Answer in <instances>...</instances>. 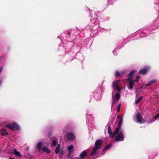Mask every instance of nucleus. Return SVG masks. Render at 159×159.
I'll return each instance as SVG.
<instances>
[{"label": "nucleus", "mask_w": 159, "mask_h": 159, "mask_svg": "<svg viewBox=\"0 0 159 159\" xmlns=\"http://www.w3.org/2000/svg\"><path fill=\"white\" fill-rule=\"evenodd\" d=\"M117 135L115 138V141L116 142L122 141L124 140V134L123 130L121 129L116 132L115 130V136Z\"/></svg>", "instance_id": "nucleus-1"}, {"label": "nucleus", "mask_w": 159, "mask_h": 159, "mask_svg": "<svg viewBox=\"0 0 159 159\" xmlns=\"http://www.w3.org/2000/svg\"><path fill=\"white\" fill-rule=\"evenodd\" d=\"M102 143V140L101 139L98 140L96 141L95 146L93 148V151L90 153L91 156L95 155L97 153V150L100 147Z\"/></svg>", "instance_id": "nucleus-2"}, {"label": "nucleus", "mask_w": 159, "mask_h": 159, "mask_svg": "<svg viewBox=\"0 0 159 159\" xmlns=\"http://www.w3.org/2000/svg\"><path fill=\"white\" fill-rule=\"evenodd\" d=\"M93 96L95 100L98 101H100L101 99L102 90L98 88L96 89L94 92Z\"/></svg>", "instance_id": "nucleus-3"}, {"label": "nucleus", "mask_w": 159, "mask_h": 159, "mask_svg": "<svg viewBox=\"0 0 159 159\" xmlns=\"http://www.w3.org/2000/svg\"><path fill=\"white\" fill-rule=\"evenodd\" d=\"M120 94L119 93H116L115 95L113 94V93H112V104L111 107H113V105L117 102L120 98Z\"/></svg>", "instance_id": "nucleus-4"}, {"label": "nucleus", "mask_w": 159, "mask_h": 159, "mask_svg": "<svg viewBox=\"0 0 159 159\" xmlns=\"http://www.w3.org/2000/svg\"><path fill=\"white\" fill-rule=\"evenodd\" d=\"M113 86L114 89H116L117 91L120 92L121 90V84L119 80H116L115 81L113 84Z\"/></svg>", "instance_id": "nucleus-5"}, {"label": "nucleus", "mask_w": 159, "mask_h": 159, "mask_svg": "<svg viewBox=\"0 0 159 159\" xmlns=\"http://www.w3.org/2000/svg\"><path fill=\"white\" fill-rule=\"evenodd\" d=\"M6 127L11 130H18L19 129V126L18 124L16 123H14L11 124H8Z\"/></svg>", "instance_id": "nucleus-6"}, {"label": "nucleus", "mask_w": 159, "mask_h": 159, "mask_svg": "<svg viewBox=\"0 0 159 159\" xmlns=\"http://www.w3.org/2000/svg\"><path fill=\"white\" fill-rule=\"evenodd\" d=\"M86 116L87 124L89 126H90L91 124H93V122H92V121L93 120V115L91 114H87Z\"/></svg>", "instance_id": "nucleus-7"}, {"label": "nucleus", "mask_w": 159, "mask_h": 159, "mask_svg": "<svg viewBox=\"0 0 159 159\" xmlns=\"http://www.w3.org/2000/svg\"><path fill=\"white\" fill-rule=\"evenodd\" d=\"M157 81V80L156 79H152L149 81L147 84H143V86H144L145 87L144 89H146L147 87L152 86Z\"/></svg>", "instance_id": "nucleus-8"}, {"label": "nucleus", "mask_w": 159, "mask_h": 159, "mask_svg": "<svg viewBox=\"0 0 159 159\" xmlns=\"http://www.w3.org/2000/svg\"><path fill=\"white\" fill-rule=\"evenodd\" d=\"M44 143L42 142H40L38 143L36 145L35 148L37 149L38 152H39L43 149Z\"/></svg>", "instance_id": "nucleus-9"}, {"label": "nucleus", "mask_w": 159, "mask_h": 159, "mask_svg": "<svg viewBox=\"0 0 159 159\" xmlns=\"http://www.w3.org/2000/svg\"><path fill=\"white\" fill-rule=\"evenodd\" d=\"M150 69L149 66H146L144 68L141 69L139 72V74L141 75H145L147 74Z\"/></svg>", "instance_id": "nucleus-10"}, {"label": "nucleus", "mask_w": 159, "mask_h": 159, "mask_svg": "<svg viewBox=\"0 0 159 159\" xmlns=\"http://www.w3.org/2000/svg\"><path fill=\"white\" fill-rule=\"evenodd\" d=\"M66 139L69 140H72L75 138L74 134L71 132H69L66 133Z\"/></svg>", "instance_id": "nucleus-11"}, {"label": "nucleus", "mask_w": 159, "mask_h": 159, "mask_svg": "<svg viewBox=\"0 0 159 159\" xmlns=\"http://www.w3.org/2000/svg\"><path fill=\"white\" fill-rule=\"evenodd\" d=\"M135 116L137 122L139 123H143L142 122L143 118L140 113H138L135 114Z\"/></svg>", "instance_id": "nucleus-12"}, {"label": "nucleus", "mask_w": 159, "mask_h": 159, "mask_svg": "<svg viewBox=\"0 0 159 159\" xmlns=\"http://www.w3.org/2000/svg\"><path fill=\"white\" fill-rule=\"evenodd\" d=\"M136 70H132L128 74V78L127 80H133V75L134 74Z\"/></svg>", "instance_id": "nucleus-13"}, {"label": "nucleus", "mask_w": 159, "mask_h": 159, "mask_svg": "<svg viewBox=\"0 0 159 159\" xmlns=\"http://www.w3.org/2000/svg\"><path fill=\"white\" fill-rule=\"evenodd\" d=\"M67 149L68 151V157H70L71 154L74 151V146L72 145H70L67 147Z\"/></svg>", "instance_id": "nucleus-14"}, {"label": "nucleus", "mask_w": 159, "mask_h": 159, "mask_svg": "<svg viewBox=\"0 0 159 159\" xmlns=\"http://www.w3.org/2000/svg\"><path fill=\"white\" fill-rule=\"evenodd\" d=\"M87 150H84L80 154V157L81 159H83L87 155Z\"/></svg>", "instance_id": "nucleus-15"}, {"label": "nucleus", "mask_w": 159, "mask_h": 159, "mask_svg": "<svg viewBox=\"0 0 159 159\" xmlns=\"http://www.w3.org/2000/svg\"><path fill=\"white\" fill-rule=\"evenodd\" d=\"M123 120V117H121L120 120V121L118 123V126L115 129L116 132L118 131L119 129H121V126L122 124V122Z\"/></svg>", "instance_id": "nucleus-16"}, {"label": "nucleus", "mask_w": 159, "mask_h": 159, "mask_svg": "<svg viewBox=\"0 0 159 159\" xmlns=\"http://www.w3.org/2000/svg\"><path fill=\"white\" fill-rule=\"evenodd\" d=\"M125 72L124 71L119 72L118 71H116L115 72V75L116 77H121L125 73Z\"/></svg>", "instance_id": "nucleus-17"}, {"label": "nucleus", "mask_w": 159, "mask_h": 159, "mask_svg": "<svg viewBox=\"0 0 159 159\" xmlns=\"http://www.w3.org/2000/svg\"><path fill=\"white\" fill-rule=\"evenodd\" d=\"M108 132L111 137L113 138L115 136V131L113 133H112L111 129L110 127L108 128Z\"/></svg>", "instance_id": "nucleus-18"}, {"label": "nucleus", "mask_w": 159, "mask_h": 159, "mask_svg": "<svg viewBox=\"0 0 159 159\" xmlns=\"http://www.w3.org/2000/svg\"><path fill=\"white\" fill-rule=\"evenodd\" d=\"M13 154L18 157H21V154L19 152L17 151L16 149H14L13 152Z\"/></svg>", "instance_id": "nucleus-19"}, {"label": "nucleus", "mask_w": 159, "mask_h": 159, "mask_svg": "<svg viewBox=\"0 0 159 159\" xmlns=\"http://www.w3.org/2000/svg\"><path fill=\"white\" fill-rule=\"evenodd\" d=\"M0 133L2 136L6 135L8 134V133L6 131L4 128H3L0 130Z\"/></svg>", "instance_id": "nucleus-20"}, {"label": "nucleus", "mask_w": 159, "mask_h": 159, "mask_svg": "<svg viewBox=\"0 0 159 159\" xmlns=\"http://www.w3.org/2000/svg\"><path fill=\"white\" fill-rule=\"evenodd\" d=\"M91 22L95 25H98L99 24V21L97 20V18H94L93 20H91Z\"/></svg>", "instance_id": "nucleus-21"}, {"label": "nucleus", "mask_w": 159, "mask_h": 159, "mask_svg": "<svg viewBox=\"0 0 159 159\" xmlns=\"http://www.w3.org/2000/svg\"><path fill=\"white\" fill-rule=\"evenodd\" d=\"M129 81V85H128V88L129 89H131L133 88L134 85V81L133 80H128Z\"/></svg>", "instance_id": "nucleus-22"}, {"label": "nucleus", "mask_w": 159, "mask_h": 159, "mask_svg": "<svg viewBox=\"0 0 159 159\" xmlns=\"http://www.w3.org/2000/svg\"><path fill=\"white\" fill-rule=\"evenodd\" d=\"M60 146L61 145L60 144H58L55 149V152L56 154H58L59 152L60 149Z\"/></svg>", "instance_id": "nucleus-23"}, {"label": "nucleus", "mask_w": 159, "mask_h": 159, "mask_svg": "<svg viewBox=\"0 0 159 159\" xmlns=\"http://www.w3.org/2000/svg\"><path fill=\"white\" fill-rule=\"evenodd\" d=\"M112 146V144L110 143L108 144L103 149V150L105 151L109 149Z\"/></svg>", "instance_id": "nucleus-24"}, {"label": "nucleus", "mask_w": 159, "mask_h": 159, "mask_svg": "<svg viewBox=\"0 0 159 159\" xmlns=\"http://www.w3.org/2000/svg\"><path fill=\"white\" fill-rule=\"evenodd\" d=\"M149 34L148 33V35H149ZM147 35V34L146 33V32L143 31L142 33H141L140 34V37H143L146 36Z\"/></svg>", "instance_id": "nucleus-25"}, {"label": "nucleus", "mask_w": 159, "mask_h": 159, "mask_svg": "<svg viewBox=\"0 0 159 159\" xmlns=\"http://www.w3.org/2000/svg\"><path fill=\"white\" fill-rule=\"evenodd\" d=\"M159 118V113L157 115L154 116L152 119V121L150 122V123H151L153 122L154 120H156Z\"/></svg>", "instance_id": "nucleus-26"}, {"label": "nucleus", "mask_w": 159, "mask_h": 159, "mask_svg": "<svg viewBox=\"0 0 159 159\" xmlns=\"http://www.w3.org/2000/svg\"><path fill=\"white\" fill-rule=\"evenodd\" d=\"M42 150L47 153H49L50 152L49 150L46 147H43V149Z\"/></svg>", "instance_id": "nucleus-27"}, {"label": "nucleus", "mask_w": 159, "mask_h": 159, "mask_svg": "<svg viewBox=\"0 0 159 159\" xmlns=\"http://www.w3.org/2000/svg\"><path fill=\"white\" fill-rule=\"evenodd\" d=\"M57 142L58 140L57 139L53 141L52 144V145L53 146H56Z\"/></svg>", "instance_id": "nucleus-28"}, {"label": "nucleus", "mask_w": 159, "mask_h": 159, "mask_svg": "<svg viewBox=\"0 0 159 159\" xmlns=\"http://www.w3.org/2000/svg\"><path fill=\"white\" fill-rule=\"evenodd\" d=\"M143 98L142 97H140L137 100H136L135 102L136 104H138L139 102Z\"/></svg>", "instance_id": "nucleus-29"}, {"label": "nucleus", "mask_w": 159, "mask_h": 159, "mask_svg": "<svg viewBox=\"0 0 159 159\" xmlns=\"http://www.w3.org/2000/svg\"><path fill=\"white\" fill-rule=\"evenodd\" d=\"M60 49L61 50L62 52L63 53L64 52H65L66 51L65 48H64V47L63 46H61L60 48Z\"/></svg>", "instance_id": "nucleus-30"}, {"label": "nucleus", "mask_w": 159, "mask_h": 159, "mask_svg": "<svg viewBox=\"0 0 159 159\" xmlns=\"http://www.w3.org/2000/svg\"><path fill=\"white\" fill-rule=\"evenodd\" d=\"M120 106H121V103H120L118 104V105L117 107V109H116L117 112H118L119 111L120 109Z\"/></svg>", "instance_id": "nucleus-31"}, {"label": "nucleus", "mask_w": 159, "mask_h": 159, "mask_svg": "<svg viewBox=\"0 0 159 159\" xmlns=\"http://www.w3.org/2000/svg\"><path fill=\"white\" fill-rule=\"evenodd\" d=\"M139 78H140V77H139V76L138 75H137L136 76V79L133 80L134 82H137L139 81Z\"/></svg>", "instance_id": "nucleus-32"}, {"label": "nucleus", "mask_w": 159, "mask_h": 159, "mask_svg": "<svg viewBox=\"0 0 159 159\" xmlns=\"http://www.w3.org/2000/svg\"><path fill=\"white\" fill-rule=\"evenodd\" d=\"M3 70V68L2 67H0V75L1 73Z\"/></svg>", "instance_id": "nucleus-33"}, {"label": "nucleus", "mask_w": 159, "mask_h": 159, "mask_svg": "<svg viewBox=\"0 0 159 159\" xmlns=\"http://www.w3.org/2000/svg\"><path fill=\"white\" fill-rule=\"evenodd\" d=\"M118 48H115V49L114 50L113 52V53L114 55H116V54H115V52H116Z\"/></svg>", "instance_id": "nucleus-34"}, {"label": "nucleus", "mask_w": 159, "mask_h": 159, "mask_svg": "<svg viewBox=\"0 0 159 159\" xmlns=\"http://www.w3.org/2000/svg\"><path fill=\"white\" fill-rule=\"evenodd\" d=\"M109 19V18L108 17H106L104 19L105 21H107Z\"/></svg>", "instance_id": "nucleus-35"}, {"label": "nucleus", "mask_w": 159, "mask_h": 159, "mask_svg": "<svg viewBox=\"0 0 159 159\" xmlns=\"http://www.w3.org/2000/svg\"><path fill=\"white\" fill-rule=\"evenodd\" d=\"M74 159H81L80 158H79V157H76V158H74Z\"/></svg>", "instance_id": "nucleus-36"}, {"label": "nucleus", "mask_w": 159, "mask_h": 159, "mask_svg": "<svg viewBox=\"0 0 159 159\" xmlns=\"http://www.w3.org/2000/svg\"><path fill=\"white\" fill-rule=\"evenodd\" d=\"M2 59V57H0V61Z\"/></svg>", "instance_id": "nucleus-37"}]
</instances>
